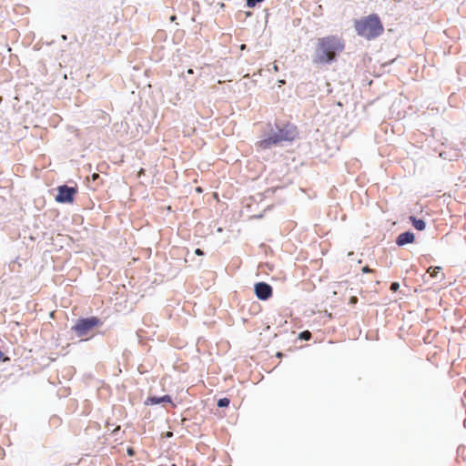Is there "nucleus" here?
Returning <instances> with one entry per match:
<instances>
[{"instance_id": "1", "label": "nucleus", "mask_w": 466, "mask_h": 466, "mask_svg": "<svg viewBox=\"0 0 466 466\" xmlns=\"http://www.w3.org/2000/svg\"><path fill=\"white\" fill-rule=\"evenodd\" d=\"M345 49V40L338 35H329L317 39L312 63L316 66H330L336 63Z\"/></svg>"}, {"instance_id": "2", "label": "nucleus", "mask_w": 466, "mask_h": 466, "mask_svg": "<svg viewBox=\"0 0 466 466\" xmlns=\"http://www.w3.org/2000/svg\"><path fill=\"white\" fill-rule=\"evenodd\" d=\"M268 128L264 137L256 143L258 149L267 150L284 142L291 143L299 137L297 126L289 121L276 120L274 125L268 124Z\"/></svg>"}, {"instance_id": "3", "label": "nucleus", "mask_w": 466, "mask_h": 466, "mask_svg": "<svg viewBox=\"0 0 466 466\" xmlns=\"http://www.w3.org/2000/svg\"><path fill=\"white\" fill-rule=\"evenodd\" d=\"M354 29L358 35L372 40L384 32V26L378 14H370L354 21Z\"/></svg>"}, {"instance_id": "4", "label": "nucleus", "mask_w": 466, "mask_h": 466, "mask_svg": "<svg viewBox=\"0 0 466 466\" xmlns=\"http://www.w3.org/2000/svg\"><path fill=\"white\" fill-rule=\"evenodd\" d=\"M103 324L101 319L96 316L79 318L75 321L71 330L76 333L78 338L87 336L95 328Z\"/></svg>"}, {"instance_id": "5", "label": "nucleus", "mask_w": 466, "mask_h": 466, "mask_svg": "<svg viewBox=\"0 0 466 466\" xmlns=\"http://www.w3.org/2000/svg\"><path fill=\"white\" fill-rule=\"evenodd\" d=\"M57 194L55 198L56 201L61 204H72L75 196L77 193L76 187H70L66 184L60 185L56 188Z\"/></svg>"}, {"instance_id": "6", "label": "nucleus", "mask_w": 466, "mask_h": 466, "mask_svg": "<svg viewBox=\"0 0 466 466\" xmlns=\"http://www.w3.org/2000/svg\"><path fill=\"white\" fill-rule=\"evenodd\" d=\"M254 293L258 299L268 300L273 295V289L268 283L259 281L254 285Z\"/></svg>"}, {"instance_id": "7", "label": "nucleus", "mask_w": 466, "mask_h": 466, "mask_svg": "<svg viewBox=\"0 0 466 466\" xmlns=\"http://www.w3.org/2000/svg\"><path fill=\"white\" fill-rule=\"evenodd\" d=\"M415 241V235L412 231L407 230L400 233L395 240V243L399 247H403L407 244H411Z\"/></svg>"}, {"instance_id": "8", "label": "nucleus", "mask_w": 466, "mask_h": 466, "mask_svg": "<svg viewBox=\"0 0 466 466\" xmlns=\"http://www.w3.org/2000/svg\"><path fill=\"white\" fill-rule=\"evenodd\" d=\"M145 403L147 405H151V406L164 404V403H171L172 404V398L168 394H166L163 396L151 395L147 399Z\"/></svg>"}, {"instance_id": "9", "label": "nucleus", "mask_w": 466, "mask_h": 466, "mask_svg": "<svg viewBox=\"0 0 466 466\" xmlns=\"http://www.w3.org/2000/svg\"><path fill=\"white\" fill-rule=\"evenodd\" d=\"M409 220L412 227L419 231H422L426 228V221L423 218H419L412 215L409 217Z\"/></svg>"}, {"instance_id": "10", "label": "nucleus", "mask_w": 466, "mask_h": 466, "mask_svg": "<svg viewBox=\"0 0 466 466\" xmlns=\"http://www.w3.org/2000/svg\"><path fill=\"white\" fill-rule=\"evenodd\" d=\"M441 267L436 266V267H430L428 269V273L432 278H438L439 274L441 273Z\"/></svg>"}, {"instance_id": "11", "label": "nucleus", "mask_w": 466, "mask_h": 466, "mask_svg": "<svg viewBox=\"0 0 466 466\" xmlns=\"http://www.w3.org/2000/svg\"><path fill=\"white\" fill-rule=\"evenodd\" d=\"M230 400L228 398H220L218 400L217 405L218 408H227L229 406Z\"/></svg>"}, {"instance_id": "12", "label": "nucleus", "mask_w": 466, "mask_h": 466, "mask_svg": "<svg viewBox=\"0 0 466 466\" xmlns=\"http://www.w3.org/2000/svg\"><path fill=\"white\" fill-rule=\"evenodd\" d=\"M298 338L300 340H309L312 338V335H311L310 331L303 330V331L299 332Z\"/></svg>"}, {"instance_id": "13", "label": "nucleus", "mask_w": 466, "mask_h": 466, "mask_svg": "<svg viewBox=\"0 0 466 466\" xmlns=\"http://www.w3.org/2000/svg\"><path fill=\"white\" fill-rule=\"evenodd\" d=\"M390 290H391L392 292H396V291H398V290H399V289H400V283H399V282H396V281L391 282V284H390Z\"/></svg>"}, {"instance_id": "14", "label": "nucleus", "mask_w": 466, "mask_h": 466, "mask_svg": "<svg viewBox=\"0 0 466 466\" xmlns=\"http://www.w3.org/2000/svg\"><path fill=\"white\" fill-rule=\"evenodd\" d=\"M10 359L0 350V362H6Z\"/></svg>"}, {"instance_id": "15", "label": "nucleus", "mask_w": 466, "mask_h": 466, "mask_svg": "<svg viewBox=\"0 0 466 466\" xmlns=\"http://www.w3.org/2000/svg\"><path fill=\"white\" fill-rule=\"evenodd\" d=\"M127 453L128 456L133 457L135 455V450L132 447L127 448Z\"/></svg>"}, {"instance_id": "16", "label": "nucleus", "mask_w": 466, "mask_h": 466, "mask_svg": "<svg viewBox=\"0 0 466 466\" xmlns=\"http://www.w3.org/2000/svg\"><path fill=\"white\" fill-rule=\"evenodd\" d=\"M194 252L197 256H204L205 255V252L201 248H196Z\"/></svg>"}, {"instance_id": "17", "label": "nucleus", "mask_w": 466, "mask_h": 466, "mask_svg": "<svg viewBox=\"0 0 466 466\" xmlns=\"http://www.w3.org/2000/svg\"><path fill=\"white\" fill-rule=\"evenodd\" d=\"M361 271L363 273H370V272H372L373 270L369 266H365L362 268Z\"/></svg>"}, {"instance_id": "18", "label": "nucleus", "mask_w": 466, "mask_h": 466, "mask_svg": "<svg viewBox=\"0 0 466 466\" xmlns=\"http://www.w3.org/2000/svg\"><path fill=\"white\" fill-rule=\"evenodd\" d=\"M61 39H62L63 41H66V40H67V35H61Z\"/></svg>"}, {"instance_id": "19", "label": "nucleus", "mask_w": 466, "mask_h": 466, "mask_svg": "<svg viewBox=\"0 0 466 466\" xmlns=\"http://www.w3.org/2000/svg\"><path fill=\"white\" fill-rule=\"evenodd\" d=\"M92 177H93V179L95 180V179H96V178H98V177H99V175H98V174H96V173H95V174H93V175H92Z\"/></svg>"}, {"instance_id": "20", "label": "nucleus", "mask_w": 466, "mask_h": 466, "mask_svg": "<svg viewBox=\"0 0 466 466\" xmlns=\"http://www.w3.org/2000/svg\"><path fill=\"white\" fill-rule=\"evenodd\" d=\"M172 435H173V433H172L171 431H167V432L166 433V437H167V438H169V437H171Z\"/></svg>"}, {"instance_id": "21", "label": "nucleus", "mask_w": 466, "mask_h": 466, "mask_svg": "<svg viewBox=\"0 0 466 466\" xmlns=\"http://www.w3.org/2000/svg\"><path fill=\"white\" fill-rule=\"evenodd\" d=\"M193 73H194L193 69L189 68V69L187 70V74H193Z\"/></svg>"}, {"instance_id": "22", "label": "nucleus", "mask_w": 466, "mask_h": 466, "mask_svg": "<svg viewBox=\"0 0 466 466\" xmlns=\"http://www.w3.org/2000/svg\"><path fill=\"white\" fill-rule=\"evenodd\" d=\"M283 354L281 352L277 353V357L280 358Z\"/></svg>"}, {"instance_id": "23", "label": "nucleus", "mask_w": 466, "mask_h": 466, "mask_svg": "<svg viewBox=\"0 0 466 466\" xmlns=\"http://www.w3.org/2000/svg\"><path fill=\"white\" fill-rule=\"evenodd\" d=\"M444 279V274H443V273H441V279Z\"/></svg>"}, {"instance_id": "24", "label": "nucleus", "mask_w": 466, "mask_h": 466, "mask_svg": "<svg viewBox=\"0 0 466 466\" xmlns=\"http://www.w3.org/2000/svg\"><path fill=\"white\" fill-rule=\"evenodd\" d=\"M247 15H248V16L251 15V13H250V12H248V13H247Z\"/></svg>"}, {"instance_id": "25", "label": "nucleus", "mask_w": 466, "mask_h": 466, "mask_svg": "<svg viewBox=\"0 0 466 466\" xmlns=\"http://www.w3.org/2000/svg\"><path fill=\"white\" fill-rule=\"evenodd\" d=\"M353 255V252H349L348 256Z\"/></svg>"}]
</instances>
